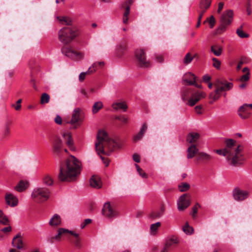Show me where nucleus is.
Masks as SVG:
<instances>
[{
    "label": "nucleus",
    "instance_id": "1",
    "mask_svg": "<svg viewBox=\"0 0 252 252\" xmlns=\"http://www.w3.org/2000/svg\"><path fill=\"white\" fill-rule=\"evenodd\" d=\"M226 146L223 150H217L216 152L226 158L228 164L232 166L241 164L245 160L242 146L236 144V141L232 139L225 141Z\"/></svg>",
    "mask_w": 252,
    "mask_h": 252
},
{
    "label": "nucleus",
    "instance_id": "2",
    "mask_svg": "<svg viewBox=\"0 0 252 252\" xmlns=\"http://www.w3.org/2000/svg\"><path fill=\"white\" fill-rule=\"evenodd\" d=\"M81 164L75 157L71 156L62 162L58 178L61 181H72L80 174Z\"/></svg>",
    "mask_w": 252,
    "mask_h": 252
},
{
    "label": "nucleus",
    "instance_id": "3",
    "mask_svg": "<svg viewBox=\"0 0 252 252\" xmlns=\"http://www.w3.org/2000/svg\"><path fill=\"white\" fill-rule=\"evenodd\" d=\"M95 146L98 155L102 154L109 155L114 149L119 148L117 143L110 139L103 130L98 131Z\"/></svg>",
    "mask_w": 252,
    "mask_h": 252
},
{
    "label": "nucleus",
    "instance_id": "4",
    "mask_svg": "<svg viewBox=\"0 0 252 252\" xmlns=\"http://www.w3.org/2000/svg\"><path fill=\"white\" fill-rule=\"evenodd\" d=\"M213 85L215 89L209 94V98L213 100L210 103L219 99L223 92L230 90L233 87L232 83L228 82L226 80L222 79H217Z\"/></svg>",
    "mask_w": 252,
    "mask_h": 252
},
{
    "label": "nucleus",
    "instance_id": "5",
    "mask_svg": "<svg viewBox=\"0 0 252 252\" xmlns=\"http://www.w3.org/2000/svg\"><path fill=\"white\" fill-rule=\"evenodd\" d=\"M79 34V30L76 27H64L59 31V39L62 43L67 44L70 43Z\"/></svg>",
    "mask_w": 252,
    "mask_h": 252
},
{
    "label": "nucleus",
    "instance_id": "6",
    "mask_svg": "<svg viewBox=\"0 0 252 252\" xmlns=\"http://www.w3.org/2000/svg\"><path fill=\"white\" fill-rule=\"evenodd\" d=\"M50 195V191L48 189L43 187H36L32 191L31 198L34 202L40 203L47 200Z\"/></svg>",
    "mask_w": 252,
    "mask_h": 252
},
{
    "label": "nucleus",
    "instance_id": "7",
    "mask_svg": "<svg viewBox=\"0 0 252 252\" xmlns=\"http://www.w3.org/2000/svg\"><path fill=\"white\" fill-rule=\"evenodd\" d=\"M67 233H70L71 235L74 236V238L71 240L72 243H73L76 247L80 248L81 247V243L80 239L79 238L78 234L75 233L72 231H69L68 229L61 228L58 230V234L55 236L50 237L48 239V241L51 243L54 242V240L60 241L61 240V237L65 235Z\"/></svg>",
    "mask_w": 252,
    "mask_h": 252
},
{
    "label": "nucleus",
    "instance_id": "8",
    "mask_svg": "<svg viewBox=\"0 0 252 252\" xmlns=\"http://www.w3.org/2000/svg\"><path fill=\"white\" fill-rule=\"evenodd\" d=\"M233 12L228 10L223 12L220 18V25L217 30L218 34H221L224 32L227 27L231 24L233 20Z\"/></svg>",
    "mask_w": 252,
    "mask_h": 252
},
{
    "label": "nucleus",
    "instance_id": "9",
    "mask_svg": "<svg viewBox=\"0 0 252 252\" xmlns=\"http://www.w3.org/2000/svg\"><path fill=\"white\" fill-rule=\"evenodd\" d=\"M82 121V117L81 115V111L79 108H75L72 114L71 118L64 119L63 123L65 124H69L72 126L71 128L76 129L79 126L78 123Z\"/></svg>",
    "mask_w": 252,
    "mask_h": 252
},
{
    "label": "nucleus",
    "instance_id": "10",
    "mask_svg": "<svg viewBox=\"0 0 252 252\" xmlns=\"http://www.w3.org/2000/svg\"><path fill=\"white\" fill-rule=\"evenodd\" d=\"M135 57L137 63L140 67H148L150 66V62L147 60L145 51L144 49H136L135 51Z\"/></svg>",
    "mask_w": 252,
    "mask_h": 252
},
{
    "label": "nucleus",
    "instance_id": "11",
    "mask_svg": "<svg viewBox=\"0 0 252 252\" xmlns=\"http://www.w3.org/2000/svg\"><path fill=\"white\" fill-rule=\"evenodd\" d=\"M62 52L65 56L75 61L81 60L84 56L82 53L78 52L70 47H63Z\"/></svg>",
    "mask_w": 252,
    "mask_h": 252
},
{
    "label": "nucleus",
    "instance_id": "12",
    "mask_svg": "<svg viewBox=\"0 0 252 252\" xmlns=\"http://www.w3.org/2000/svg\"><path fill=\"white\" fill-rule=\"evenodd\" d=\"M102 211L103 215L109 219H114L119 216L118 212L111 207L109 202L104 204Z\"/></svg>",
    "mask_w": 252,
    "mask_h": 252
},
{
    "label": "nucleus",
    "instance_id": "13",
    "mask_svg": "<svg viewBox=\"0 0 252 252\" xmlns=\"http://www.w3.org/2000/svg\"><path fill=\"white\" fill-rule=\"evenodd\" d=\"M190 195L185 193L182 195L178 200V209L180 211L184 210L188 208L190 204Z\"/></svg>",
    "mask_w": 252,
    "mask_h": 252
},
{
    "label": "nucleus",
    "instance_id": "14",
    "mask_svg": "<svg viewBox=\"0 0 252 252\" xmlns=\"http://www.w3.org/2000/svg\"><path fill=\"white\" fill-rule=\"evenodd\" d=\"M234 199L238 201H243L248 198L249 192L247 190L240 189L238 188H235L232 192Z\"/></svg>",
    "mask_w": 252,
    "mask_h": 252
},
{
    "label": "nucleus",
    "instance_id": "15",
    "mask_svg": "<svg viewBox=\"0 0 252 252\" xmlns=\"http://www.w3.org/2000/svg\"><path fill=\"white\" fill-rule=\"evenodd\" d=\"M206 94L204 92H197L192 94V96L188 101V104L190 106H194L201 98H204Z\"/></svg>",
    "mask_w": 252,
    "mask_h": 252
},
{
    "label": "nucleus",
    "instance_id": "16",
    "mask_svg": "<svg viewBox=\"0 0 252 252\" xmlns=\"http://www.w3.org/2000/svg\"><path fill=\"white\" fill-rule=\"evenodd\" d=\"M212 0H200L199 4V8L197 10L198 14L204 15L207 9L210 7Z\"/></svg>",
    "mask_w": 252,
    "mask_h": 252
},
{
    "label": "nucleus",
    "instance_id": "17",
    "mask_svg": "<svg viewBox=\"0 0 252 252\" xmlns=\"http://www.w3.org/2000/svg\"><path fill=\"white\" fill-rule=\"evenodd\" d=\"M251 114V111L250 108H248V105L247 104H245L241 106L238 110V115L242 119L248 118Z\"/></svg>",
    "mask_w": 252,
    "mask_h": 252
},
{
    "label": "nucleus",
    "instance_id": "18",
    "mask_svg": "<svg viewBox=\"0 0 252 252\" xmlns=\"http://www.w3.org/2000/svg\"><path fill=\"white\" fill-rule=\"evenodd\" d=\"M63 136L65 141L66 145L71 151H75V148L73 145L74 142L71 137V135L69 132H64L63 134Z\"/></svg>",
    "mask_w": 252,
    "mask_h": 252
},
{
    "label": "nucleus",
    "instance_id": "19",
    "mask_svg": "<svg viewBox=\"0 0 252 252\" xmlns=\"http://www.w3.org/2000/svg\"><path fill=\"white\" fill-rule=\"evenodd\" d=\"M53 152L56 154H59L63 148V142L60 138L56 137L53 141Z\"/></svg>",
    "mask_w": 252,
    "mask_h": 252
},
{
    "label": "nucleus",
    "instance_id": "20",
    "mask_svg": "<svg viewBox=\"0 0 252 252\" xmlns=\"http://www.w3.org/2000/svg\"><path fill=\"white\" fill-rule=\"evenodd\" d=\"M30 183L26 180H21L17 183V191H25L29 187Z\"/></svg>",
    "mask_w": 252,
    "mask_h": 252
},
{
    "label": "nucleus",
    "instance_id": "21",
    "mask_svg": "<svg viewBox=\"0 0 252 252\" xmlns=\"http://www.w3.org/2000/svg\"><path fill=\"white\" fill-rule=\"evenodd\" d=\"M187 152V158L188 159L193 158L196 154L198 155V153H199L198 149L195 144H191L188 147Z\"/></svg>",
    "mask_w": 252,
    "mask_h": 252
},
{
    "label": "nucleus",
    "instance_id": "22",
    "mask_svg": "<svg viewBox=\"0 0 252 252\" xmlns=\"http://www.w3.org/2000/svg\"><path fill=\"white\" fill-rule=\"evenodd\" d=\"M196 77L194 74L191 72H188L184 74L183 78V82H186L189 85H191L194 84Z\"/></svg>",
    "mask_w": 252,
    "mask_h": 252
},
{
    "label": "nucleus",
    "instance_id": "23",
    "mask_svg": "<svg viewBox=\"0 0 252 252\" xmlns=\"http://www.w3.org/2000/svg\"><path fill=\"white\" fill-rule=\"evenodd\" d=\"M212 159V157L205 152H199L196 159L197 160L202 161L205 163L209 162Z\"/></svg>",
    "mask_w": 252,
    "mask_h": 252
},
{
    "label": "nucleus",
    "instance_id": "24",
    "mask_svg": "<svg viewBox=\"0 0 252 252\" xmlns=\"http://www.w3.org/2000/svg\"><path fill=\"white\" fill-rule=\"evenodd\" d=\"M165 210L164 207L162 205L158 211H154L149 214V218L152 219H156L160 218L163 214Z\"/></svg>",
    "mask_w": 252,
    "mask_h": 252
},
{
    "label": "nucleus",
    "instance_id": "25",
    "mask_svg": "<svg viewBox=\"0 0 252 252\" xmlns=\"http://www.w3.org/2000/svg\"><path fill=\"white\" fill-rule=\"evenodd\" d=\"M5 199L7 205L11 207H14L16 205V197L13 194L10 193H6L5 195Z\"/></svg>",
    "mask_w": 252,
    "mask_h": 252
},
{
    "label": "nucleus",
    "instance_id": "26",
    "mask_svg": "<svg viewBox=\"0 0 252 252\" xmlns=\"http://www.w3.org/2000/svg\"><path fill=\"white\" fill-rule=\"evenodd\" d=\"M200 138V134L197 132H190L187 136L186 140L187 142L194 144Z\"/></svg>",
    "mask_w": 252,
    "mask_h": 252
},
{
    "label": "nucleus",
    "instance_id": "27",
    "mask_svg": "<svg viewBox=\"0 0 252 252\" xmlns=\"http://www.w3.org/2000/svg\"><path fill=\"white\" fill-rule=\"evenodd\" d=\"M90 186L94 188L99 189L101 187V182L100 179L96 176H93L90 180Z\"/></svg>",
    "mask_w": 252,
    "mask_h": 252
},
{
    "label": "nucleus",
    "instance_id": "28",
    "mask_svg": "<svg viewBox=\"0 0 252 252\" xmlns=\"http://www.w3.org/2000/svg\"><path fill=\"white\" fill-rule=\"evenodd\" d=\"M179 243L178 238L175 236H172L171 238L167 240L163 248L169 250L170 247H173Z\"/></svg>",
    "mask_w": 252,
    "mask_h": 252
},
{
    "label": "nucleus",
    "instance_id": "29",
    "mask_svg": "<svg viewBox=\"0 0 252 252\" xmlns=\"http://www.w3.org/2000/svg\"><path fill=\"white\" fill-rule=\"evenodd\" d=\"M147 126L146 125V124H144L142 126L139 132L134 137L133 141L134 142H136L141 140L142 137L143 136L145 132L147 130Z\"/></svg>",
    "mask_w": 252,
    "mask_h": 252
},
{
    "label": "nucleus",
    "instance_id": "30",
    "mask_svg": "<svg viewBox=\"0 0 252 252\" xmlns=\"http://www.w3.org/2000/svg\"><path fill=\"white\" fill-rule=\"evenodd\" d=\"M22 236L21 233H17V249L25 250L26 246L23 242Z\"/></svg>",
    "mask_w": 252,
    "mask_h": 252
},
{
    "label": "nucleus",
    "instance_id": "31",
    "mask_svg": "<svg viewBox=\"0 0 252 252\" xmlns=\"http://www.w3.org/2000/svg\"><path fill=\"white\" fill-rule=\"evenodd\" d=\"M61 222V217L58 214H55L49 221V224L52 226H56Z\"/></svg>",
    "mask_w": 252,
    "mask_h": 252
},
{
    "label": "nucleus",
    "instance_id": "32",
    "mask_svg": "<svg viewBox=\"0 0 252 252\" xmlns=\"http://www.w3.org/2000/svg\"><path fill=\"white\" fill-rule=\"evenodd\" d=\"M112 107L115 110L123 109L124 111H126L127 108V105L122 102H118L113 103Z\"/></svg>",
    "mask_w": 252,
    "mask_h": 252
},
{
    "label": "nucleus",
    "instance_id": "33",
    "mask_svg": "<svg viewBox=\"0 0 252 252\" xmlns=\"http://www.w3.org/2000/svg\"><path fill=\"white\" fill-rule=\"evenodd\" d=\"M211 51L216 56H220L222 53V47L218 45H213L211 46Z\"/></svg>",
    "mask_w": 252,
    "mask_h": 252
},
{
    "label": "nucleus",
    "instance_id": "34",
    "mask_svg": "<svg viewBox=\"0 0 252 252\" xmlns=\"http://www.w3.org/2000/svg\"><path fill=\"white\" fill-rule=\"evenodd\" d=\"M243 26L241 25L239 28L236 30V33L238 35V36L241 38H248L249 37V34L246 33H245L243 31Z\"/></svg>",
    "mask_w": 252,
    "mask_h": 252
},
{
    "label": "nucleus",
    "instance_id": "35",
    "mask_svg": "<svg viewBox=\"0 0 252 252\" xmlns=\"http://www.w3.org/2000/svg\"><path fill=\"white\" fill-rule=\"evenodd\" d=\"M103 107V104L101 101L96 102L94 103L92 107V112L93 114H96Z\"/></svg>",
    "mask_w": 252,
    "mask_h": 252
},
{
    "label": "nucleus",
    "instance_id": "36",
    "mask_svg": "<svg viewBox=\"0 0 252 252\" xmlns=\"http://www.w3.org/2000/svg\"><path fill=\"white\" fill-rule=\"evenodd\" d=\"M95 71V69H92V67H89L88 70L85 72H81L79 76V79L82 82L84 80L85 76L87 74L92 73Z\"/></svg>",
    "mask_w": 252,
    "mask_h": 252
},
{
    "label": "nucleus",
    "instance_id": "37",
    "mask_svg": "<svg viewBox=\"0 0 252 252\" xmlns=\"http://www.w3.org/2000/svg\"><path fill=\"white\" fill-rule=\"evenodd\" d=\"M43 182L46 185L51 186L53 183V180L49 175H45L43 178Z\"/></svg>",
    "mask_w": 252,
    "mask_h": 252
},
{
    "label": "nucleus",
    "instance_id": "38",
    "mask_svg": "<svg viewBox=\"0 0 252 252\" xmlns=\"http://www.w3.org/2000/svg\"><path fill=\"white\" fill-rule=\"evenodd\" d=\"M58 19H59V20L61 22H63L64 23L65 25H71L72 23V19L66 16H63V17H58Z\"/></svg>",
    "mask_w": 252,
    "mask_h": 252
},
{
    "label": "nucleus",
    "instance_id": "39",
    "mask_svg": "<svg viewBox=\"0 0 252 252\" xmlns=\"http://www.w3.org/2000/svg\"><path fill=\"white\" fill-rule=\"evenodd\" d=\"M161 226V223L160 222H157L156 223L152 224L150 226V231L151 233L155 234L158 228Z\"/></svg>",
    "mask_w": 252,
    "mask_h": 252
},
{
    "label": "nucleus",
    "instance_id": "40",
    "mask_svg": "<svg viewBox=\"0 0 252 252\" xmlns=\"http://www.w3.org/2000/svg\"><path fill=\"white\" fill-rule=\"evenodd\" d=\"M179 189L181 192H184L188 190L189 188L190 185L187 183H182L178 186Z\"/></svg>",
    "mask_w": 252,
    "mask_h": 252
},
{
    "label": "nucleus",
    "instance_id": "41",
    "mask_svg": "<svg viewBox=\"0 0 252 252\" xmlns=\"http://www.w3.org/2000/svg\"><path fill=\"white\" fill-rule=\"evenodd\" d=\"M183 230L186 234H191L193 233V229L189 226L188 222H186L183 227Z\"/></svg>",
    "mask_w": 252,
    "mask_h": 252
},
{
    "label": "nucleus",
    "instance_id": "42",
    "mask_svg": "<svg viewBox=\"0 0 252 252\" xmlns=\"http://www.w3.org/2000/svg\"><path fill=\"white\" fill-rule=\"evenodd\" d=\"M50 100V96L47 93L42 94L40 99V103L42 104H46L49 102Z\"/></svg>",
    "mask_w": 252,
    "mask_h": 252
},
{
    "label": "nucleus",
    "instance_id": "43",
    "mask_svg": "<svg viewBox=\"0 0 252 252\" xmlns=\"http://www.w3.org/2000/svg\"><path fill=\"white\" fill-rule=\"evenodd\" d=\"M8 220L2 211L0 210V223L6 225L8 224Z\"/></svg>",
    "mask_w": 252,
    "mask_h": 252
},
{
    "label": "nucleus",
    "instance_id": "44",
    "mask_svg": "<svg viewBox=\"0 0 252 252\" xmlns=\"http://www.w3.org/2000/svg\"><path fill=\"white\" fill-rule=\"evenodd\" d=\"M207 22L209 23L210 28H213L216 23V21L214 16L212 15L209 18L206 19V20L204 21L203 23L205 24Z\"/></svg>",
    "mask_w": 252,
    "mask_h": 252
},
{
    "label": "nucleus",
    "instance_id": "45",
    "mask_svg": "<svg viewBox=\"0 0 252 252\" xmlns=\"http://www.w3.org/2000/svg\"><path fill=\"white\" fill-rule=\"evenodd\" d=\"M192 60L193 57L191 56L189 53H188L186 55L183 60V63L186 64H188L189 63H190L192 61Z\"/></svg>",
    "mask_w": 252,
    "mask_h": 252
},
{
    "label": "nucleus",
    "instance_id": "46",
    "mask_svg": "<svg viewBox=\"0 0 252 252\" xmlns=\"http://www.w3.org/2000/svg\"><path fill=\"white\" fill-rule=\"evenodd\" d=\"M132 3L131 0H128V1L126 2V8L125 11L124 13L123 16H128L129 12H130V6L129 5Z\"/></svg>",
    "mask_w": 252,
    "mask_h": 252
},
{
    "label": "nucleus",
    "instance_id": "47",
    "mask_svg": "<svg viewBox=\"0 0 252 252\" xmlns=\"http://www.w3.org/2000/svg\"><path fill=\"white\" fill-rule=\"evenodd\" d=\"M213 66L217 69H220V62L217 59L214 58L213 59Z\"/></svg>",
    "mask_w": 252,
    "mask_h": 252
},
{
    "label": "nucleus",
    "instance_id": "48",
    "mask_svg": "<svg viewBox=\"0 0 252 252\" xmlns=\"http://www.w3.org/2000/svg\"><path fill=\"white\" fill-rule=\"evenodd\" d=\"M199 207L200 205L198 203H196L195 205L192 207V212L191 214L193 217H195V215L197 214L198 208Z\"/></svg>",
    "mask_w": 252,
    "mask_h": 252
},
{
    "label": "nucleus",
    "instance_id": "49",
    "mask_svg": "<svg viewBox=\"0 0 252 252\" xmlns=\"http://www.w3.org/2000/svg\"><path fill=\"white\" fill-rule=\"evenodd\" d=\"M250 72H248L246 74L241 77L240 80L241 81H248L250 79Z\"/></svg>",
    "mask_w": 252,
    "mask_h": 252
},
{
    "label": "nucleus",
    "instance_id": "50",
    "mask_svg": "<svg viewBox=\"0 0 252 252\" xmlns=\"http://www.w3.org/2000/svg\"><path fill=\"white\" fill-rule=\"evenodd\" d=\"M104 64V63L103 62H96L93 63V64L92 66V69H95L96 68L97 65H99L100 66H103Z\"/></svg>",
    "mask_w": 252,
    "mask_h": 252
},
{
    "label": "nucleus",
    "instance_id": "51",
    "mask_svg": "<svg viewBox=\"0 0 252 252\" xmlns=\"http://www.w3.org/2000/svg\"><path fill=\"white\" fill-rule=\"evenodd\" d=\"M91 222H92V220L91 219H87L85 220L84 222H83L81 224L80 227H81V228H84L86 226V225L90 223Z\"/></svg>",
    "mask_w": 252,
    "mask_h": 252
},
{
    "label": "nucleus",
    "instance_id": "52",
    "mask_svg": "<svg viewBox=\"0 0 252 252\" xmlns=\"http://www.w3.org/2000/svg\"><path fill=\"white\" fill-rule=\"evenodd\" d=\"M54 121L56 124L61 125L63 123V119L60 116L57 115L54 119Z\"/></svg>",
    "mask_w": 252,
    "mask_h": 252
},
{
    "label": "nucleus",
    "instance_id": "53",
    "mask_svg": "<svg viewBox=\"0 0 252 252\" xmlns=\"http://www.w3.org/2000/svg\"><path fill=\"white\" fill-rule=\"evenodd\" d=\"M126 44L124 43H122L119 45L118 50L119 51L123 52L126 50Z\"/></svg>",
    "mask_w": 252,
    "mask_h": 252
},
{
    "label": "nucleus",
    "instance_id": "54",
    "mask_svg": "<svg viewBox=\"0 0 252 252\" xmlns=\"http://www.w3.org/2000/svg\"><path fill=\"white\" fill-rule=\"evenodd\" d=\"M133 159L136 162L139 163L140 161V157L138 155L135 154L132 156Z\"/></svg>",
    "mask_w": 252,
    "mask_h": 252
},
{
    "label": "nucleus",
    "instance_id": "55",
    "mask_svg": "<svg viewBox=\"0 0 252 252\" xmlns=\"http://www.w3.org/2000/svg\"><path fill=\"white\" fill-rule=\"evenodd\" d=\"M224 3L222 2H220L218 4V9L217 10L218 13H220L223 9Z\"/></svg>",
    "mask_w": 252,
    "mask_h": 252
},
{
    "label": "nucleus",
    "instance_id": "56",
    "mask_svg": "<svg viewBox=\"0 0 252 252\" xmlns=\"http://www.w3.org/2000/svg\"><path fill=\"white\" fill-rule=\"evenodd\" d=\"M189 90L188 89L185 90L184 92L182 94V98L184 100H187L188 96L187 95V94L188 93Z\"/></svg>",
    "mask_w": 252,
    "mask_h": 252
},
{
    "label": "nucleus",
    "instance_id": "57",
    "mask_svg": "<svg viewBox=\"0 0 252 252\" xmlns=\"http://www.w3.org/2000/svg\"><path fill=\"white\" fill-rule=\"evenodd\" d=\"M201 109H202V107L200 105L196 106L195 107V112L196 113H197L198 114H202Z\"/></svg>",
    "mask_w": 252,
    "mask_h": 252
},
{
    "label": "nucleus",
    "instance_id": "58",
    "mask_svg": "<svg viewBox=\"0 0 252 252\" xmlns=\"http://www.w3.org/2000/svg\"><path fill=\"white\" fill-rule=\"evenodd\" d=\"M202 79L204 82L207 83L211 80V77L208 75H205L203 76Z\"/></svg>",
    "mask_w": 252,
    "mask_h": 252
},
{
    "label": "nucleus",
    "instance_id": "59",
    "mask_svg": "<svg viewBox=\"0 0 252 252\" xmlns=\"http://www.w3.org/2000/svg\"><path fill=\"white\" fill-rule=\"evenodd\" d=\"M156 61L158 63H162L163 62V57L161 55H157L156 57Z\"/></svg>",
    "mask_w": 252,
    "mask_h": 252
},
{
    "label": "nucleus",
    "instance_id": "60",
    "mask_svg": "<svg viewBox=\"0 0 252 252\" xmlns=\"http://www.w3.org/2000/svg\"><path fill=\"white\" fill-rule=\"evenodd\" d=\"M203 16V15L198 14V21H197V23L196 24V27L198 28L200 26V24H201V19H202Z\"/></svg>",
    "mask_w": 252,
    "mask_h": 252
},
{
    "label": "nucleus",
    "instance_id": "61",
    "mask_svg": "<svg viewBox=\"0 0 252 252\" xmlns=\"http://www.w3.org/2000/svg\"><path fill=\"white\" fill-rule=\"evenodd\" d=\"M11 230V227L10 226H7L1 229V231L4 233L10 232Z\"/></svg>",
    "mask_w": 252,
    "mask_h": 252
},
{
    "label": "nucleus",
    "instance_id": "62",
    "mask_svg": "<svg viewBox=\"0 0 252 252\" xmlns=\"http://www.w3.org/2000/svg\"><path fill=\"white\" fill-rule=\"evenodd\" d=\"M244 61H242V59L241 61H240L238 63V65L237 66V69L240 70L242 67V65L244 64Z\"/></svg>",
    "mask_w": 252,
    "mask_h": 252
},
{
    "label": "nucleus",
    "instance_id": "63",
    "mask_svg": "<svg viewBox=\"0 0 252 252\" xmlns=\"http://www.w3.org/2000/svg\"><path fill=\"white\" fill-rule=\"evenodd\" d=\"M138 173L143 178H147L148 177L147 174L145 172H144L143 171V172H140Z\"/></svg>",
    "mask_w": 252,
    "mask_h": 252
},
{
    "label": "nucleus",
    "instance_id": "64",
    "mask_svg": "<svg viewBox=\"0 0 252 252\" xmlns=\"http://www.w3.org/2000/svg\"><path fill=\"white\" fill-rule=\"evenodd\" d=\"M128 20V16H123V23L127 24Z\"/></svg>",
    "mask_w": 252,
    "mask_h": 252
}]
</instances>
